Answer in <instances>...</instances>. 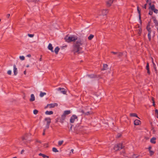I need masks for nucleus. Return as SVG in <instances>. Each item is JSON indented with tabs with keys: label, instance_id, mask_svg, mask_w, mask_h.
<instances>
[{
	"label": "nucleus",
	"instance_id": "1",
	"mask_svg": "<svg viewBox=\"0 0 158 158\" xmlns=\"http://www.w3.org/2000/svg\"><path fill=\"white\" fill-rule=\"evenodd\" d=\"M76 40L73 44L72 51L74 54L76 53H79L80 51L82 49V48L81 46L85 45L86 42V40L85 39H77Z\"/></svg>",
	"mask_w": 158,
	"mask_h": 158
},
{
	"label": "nucleus",
	"instance_id": "2",
	"mask_svg": "<svg viewBox=\"0 0 158 158\" xmlns=\"http://www.w3.org/2000/svg\"><path fill=\"white\" fill-rule=\"evenodd\" d=\"M64 39L66 42L70 43L72 42H75L77 40V37L74 35L70 36L67 35L65 36Z\"/></svg>",
	"mask_w": 158,
	"mask_h": 158
},
{
	"label": "nucleus",
	"instance_id": "3",
	"mask_svg": "<svg viewBox=\"0 0 158 158\" xmlns=\"http://www.w3.org/2000/svg\"><path fill=\"white\" fill-rule=\"evenodd\" d=\"M124 147V146H123L122 144L119 143L118 144L115 145L114 147V149L116 151H118L119 149H122Z\"/></svg>",
	"mask_w": 158,
	"mask_h": 158
},
{
	"label": "nucleus",
	"instance_id": "4",
	"mask_svg": "<svg viewBox=\"0 0 158 158\" xmlns=\"http://www.w3.org/2000/svg\"><path fill=\"white\" fill-rule=\"evenodd\" d=\"M44 120L47 122L46 125L45 127L46 128L48 129L49 127L50 123L51 122V119L49 118H45Z\"/></svg>",
	"mask_w": 158,
	"mask_h": 158
},
{
	"label": "nucleus",
	"instance_id": "5",
	"mask_svg": "<svg viewBox=\"0 0 158 158\" xmlns=\"http://www.w3.org/2000/svg\"><path fill=\"white\" fill-rule=\"evenodd\" d=\"M71 113L70 110H65L63 114L61 116V119L64 120L66 116L69 114Z\"/></svg>",
	"mask_w": 158,
	"mask_h": 158
},
{
	"label": "nucleus",
	"instance_id": "6",
	"mask_svg": "<svg viewBox=\"0 0 158 158\" xmlns=\"http://www.w3.org/2000/svg\"><path fill=\"white\" fill-rule=\"evenodd\" d=\"M108 12V10L107 9H103L102 11H99V13L100 15H106Z\"/></svg>",
	"mask_w": 158,
	"mask_h": 158
},
{
	"label": "nucleus",
	"instance_id": "7",
	"mask_svg": "<svg viewBox=\"0 0 158 158\" xmlns=\"http://www.w3.org/2000/svg\"><path fill=\"white\" fill-rule=\"evenodd\" d=\"M76 119L77 120V116L75 115H73L70 118V122L71 123H73Z\"/></svg>",
	"mask_w": 158,
	"mask_h": 158
},
{
	"label": "nucleus",
	"instance_id": "8",
	"mask_svg": "<svg viewBox=\"0 0 158 158\" xmlns=\"http://www.w3.org/2000/svg\"><path fill=\"white\" fill-rule=\"evenodd\" d=\"M58 104L56 103H51L48 104L47 106L45 107V108H47L49 107L50 108H53L56 106H57Z\"/></svg>",
	"mask_w": 158,
	"mask_h": 158
},
{
	"label": "nucleus",
	"instance_id": "9",
	"mask_svg": "<svg viewBox=\"0 0 158 158\" xmlns=\"http://www.w3.org/2000/svg\"><path fill=\"white\" fill-rule=\"evenodd\" d=\"M57 90L60 91L61 93L64 94H66V91H65V89L63 88H59L57 89Z\"/></svg>",
	"mask_w": 158,
	"mask_h": 158
},
{
	"label": "nucleus",
	"instance_id": "10",
	"mask_svg": "<svg viewBox=\"0 0 158 158\" xmlns=\"http://www.w3.org/2000/svg\"><path fill=\"white\" fill-rule=\"evenodd\" d=\"M114 0H108L106 2V6L108 7H110L113 2Z\"/></svg>",
	"mask_w": 158,
	"mask_h": 158
},
{
	"label": "nucleus",
	"instance_id": "11",
	"mask_svg": "<svg viewBox=\"0 0 158 158\" xmlns=\"http://www.w3.org/2000/svg\"><path fill=\"white\" fill-rule=\"evenodd\" d=\"M13 71L15 75H16L18 73L16 65L14 64L13 66Z\"/></svg>",
	"mask_w": 158,
	"mask_h": 158
},
{
	"label": "nucleus",
	"instance_id": "12",
	"mask_svg": "<svg viewBox=\"0 0 158 158\" xmlns=\"http://www.w3.org/2000/svg\"><path fill=\"white\" fill-rule=\"evenodd\" d=\"M141 124V121L138 119H136L134 121V124L135 125H138Z\"/></svg>",
	"mask_w": 158,
	"mask_h": 158
},
{
	"label": "nucleus",
	"instance_id": "13",
	"mask_svg": "<svg viewBox=\"0 0 158 158\" xmlns=\"http://www.w3.org/2000/svg\"><path fill=\"white\" fill-rule=\"evenodd\" d=\"M48 48L49 50H51L52 52H53V47L52 44H49L48 46Z\"/></svg>",
	"mask_w": 158,
	"mask_h": 158
},
{
	"label": "nucleus",
	"instance_id": "14",
	"mask_svg": "<svg viewBox=\"0 0 158 158\" xmlns=\"http://www.w3.org/2000/svg\"><path fill=\"white\" fill-rule=\"evenodd\" d=\"M151 2H150L149 3V5H150V7H149V9H151L152 10H154L155 9V7L154 5H151Z\"/></svg>",
	"mask_w": 158,
	"mask_h": 158
},
{
	"label": "nucleus",
	"instance_id": "15",
	"mask_svg": "<svg viewBox=\"0 0 158 158\" xmlns=\"http://www.w3.org/2000/svg\"><path fill=\"white\" fill-rule=\"evenodd\" d=\"M35 100V97L33 94H32L31 95V98L30 99V101L31 102H33Z\"/></svg>",
	"mask_w": 158,
	"mask_h": 158
},
{
	"label": "nucleus",
	"instance_id": "16",
	"mask_svg": "<svg viewBox=\"0 0 158 158\" xmlns=\"http://www.w3.org/2000/svg\"><path fill=\"white\" fill-rule=\"evenodd\" d=\"M156 139L155 137H153L151 139L150 142L151 143L155 144L156 143Z\"/></svg>",
	"mask_w": 158,
	"mask_h": 158
},
{
	"label": "nucleus",
	"instance_id": "17",
	"mask_svg": "<svg viewBox=\"0 0 158 158\" xmlns=\"http://www.w3.org/2000/svg\"><path fill=\"white\" fill-rule=\"evenodd\" d=\"M137 32L138 36H139L142 32V29L141 28H139L137 30Z\"/></svg>",
	"mask_w": 158,
	"mask_h": 158
},
{
	"label": "nucleus",
	"instance_id": "18",
	"mask_svg": "<svg viewBox=\"0 0 158 158\" xmlns=\"http://www.w3.org/2000/svg\"><path fill=\"white\" fill-rule=\"evenodd\" d=\"M45 113L47 115H51L53 114V112L52 111H47L45 112Z\"/></svg>",
	"mask_w": 158,
	"mask_h": 158
},
{
	"label": "nucleus",
	"instance_id": "19",
	"mask_svg": "<svg viewBox=\"0 0 158 158\" xmlns=\"http://www.w3.org/2000/svg\"><path fill=\"white\" fill-rule=\"evenodd\" d=\"M130 115L131 117H137L138 118H139V117H138L137 114L135 113H130Z\"/></svg>",
	"mask_w": 158,
	"mask_h": 158
},
{
	"label": "nucleus",
	"instance_id": "20",
	"mask_svg": "<svg viewBox=\"0 0 158 158\" xmlns=\"http://www.w3.org/2000/svg\"><path fill=\"white\" fill-rule=\"evenodd\" d=\"M108 65L107 64H104L103 65V68L102 70H106L107 69Z\"/></svg>",
	"mask_w": 158,
	"mask_h": 158
},
{
	"label": "nucleus",
	"instance_id": "21",
	"mask_svg": "<svg viewBox=\"0 0 158 158\" xmlns=\"http://www.w3.org/2000/svg\"><path fill=\"white\" fill-rule=\"evenodd\" d=\"M39 155L40 156H42L43 158H46V157H47V158H49V156H47L45 155L42 154L41 153H40V154H39Z\"/></svg>",
	"mask_w": 158,
	"mask_h": 158
},
{
	"label": "nucleus",
	"instance_id": "22",
	"mask_svg": "<svg viewBox=\"0 0 158 158\" xmlns=\"http://www.w3.org/2000/svg\"><path fill=\"white\" fill-rule=\"evenodd\" d=\"M60 49V48H59L58 47H56L54 50L56 54H57L58 53V52Z\"/></svg>",
	"mask_w": 158,
	"mask_h": 158
},
{
	"label": "nucleus",
	"instance_id": "23",
	"mask_svg": "<svg viewBox=\"0 0 158 158\" xmlns=\"http://www.w3.org/2000/svg\"><path fill=\"white\" fill-rule=\"evenodd\" d=\"M146 29H147V31H148V32H151V28L149 25H147V26L146 27Z\"/></svg>",
	"mask_w": 158,
	"mask_h": 158
},
{
	"label": "nucleus",
	"instance_id": "24",
	"mask_svg": "<svg viewBox=\"0 0 158 158\" xmlns=\"http://www.w3.org/2000/svg\"><path fill=\"white\" fill-rule=\"evenodd\" d=\"M46 93L40 92V96L41 97H43L44 95H46Z\"/></svg>",
	"mask_w": 158,
	"mask_h": 158
},
{
	"label": "nucleus",
	"instance_id": "25",
	"mask_svg": "<svg viewBox=\"0 0 158 158\" xmlns=\"http://www.w3.org/2000/svg\"><path fill=\"white\" fill-rule=\"evenodd\" d=\"M94 35L90 34V35L88 37V39L89 40H91L94 37Z\"/></svg>",
	"mask_w": 158,
	"mask_h": 158
},
{
	"label": "nucleus",
	"instance_id": "26",
	"mask_svg": "<svg viewBox=\"0 0 158 158\" xmlns=\"http://www.w3.org/2000/svg\"><path fill=\"white\" fill-rule=\"evenodd\" d=\"M88 76L90 78L96 77V76L94 74L89 75Z\"/></svg>",
	"mask_w": 158,
	"mask_h": 158
},
{
	"label": "nucleus",
	"instance_id": "27",
	"mask_svg": "<svg viewBox=\"0 0 158 158\" xmlns=\"http://www.w3.org/2000/svg\"><path fill=\"white\" fill-rule=\"evenodd\" d=\"M137 11H138V12L139 14V19H140V18H141V13H140L141 11H140V10H139V6H137Z\"/></svg>",
	"mask_w": 158,
	"mask_h": 158
},
{
	"label": "nucleus",
	"instance_id": "28",
	"mask_svg": "<svg viewBox=\"0 0 158 158\" xmlns=\"http://www.w3.org/2000/svg\"><path fill=\"white\" fill-rule=\"evenodd\" d=\"M151 32H148V40H149V41H150L151 40Z\"/></svg>",
	"mask_w": 158,
	"mask_h": 158
},
{
	"label": "nucleus",
	"instance_id": "29",
	"mask_svg": "<svg viewBox=\"0 0 158 158\" xmlns=\"http://www.w3.org/2000/svg\"><path fill=\"white\" fill-rule=\"evenodd\" d=\"M139 156L136 155L134 154L133 155L131 158H139Z\"/></svg>",
	"mask_w": 158,
	"mask_h": 158
},
{
	"label": "nucleus",
	"instance_id": "30",
	"mask_svg": "<svg viewBox=\"0 0 158 158\" xmlns=\"http://www.w3.org/2000/svg\"><path fill=\"white\" fill-rule=\"evenodd\" d=\"M52 151L55 152H59L58 150L55 148H52Z\"/></svg>",
	"mask_w": 158,
	"mask_h": 158
},
{
	"label": "nucleus",
	"instance_id": "31",
	"mask_svg": "<svg viewBox=\"0 0 158 158\" xmlns=\"http://www.w3.org/2000/svg\"><path fill=\"white\" fill-rule=\"evenodd\" d=\"M63 141H60L58 142V144L59 146H60L63 143Z\"/></svg>",
	"mask_w": 158,
	"mask_h": 158
},
{
	"label": "nucleus",
	"instance_id": "32",
	"mask_svg": "<svg viewBox=\"0 0 158 158\" xmlns=\"http://www.w3.org/2000/svg\"><path fill=\"white\" fill-rule=\"evenodd\" d=\"M117 54L118 55V57H119L122 56L123 53L122 52H117Z\"/></svg>",
	"mask_w": 158,
	"mask_h": 158
},
{
	"label": "nucleus",
	"instance_id": "33",
	"mask_svg": "<svg viewBox=\"0 0 158 158\" xmlns=\"http://www.w3.org/2000/svg\"><path fill=\"white\" fill-rule=\"evenodd\" d=\"M38 111L36 110H33V113L35 114H36L38 113Z\"/></svg>",
	"mask_w": 158,
	"mask_h": 158
},
{
	"label": "nucleus",
	"instance_id": "34",
	"mask_svg": "<svg viewBox=\"0 0 158 158\" xmlns=\"http://www.w3.org/2000/svg\"><path fill=\"white\" fill-rule=\"evenodd\" d=\"M29 2H36L38 1V0H27Z\"/></svg>",
	"mask_w": 158,
	"mask_h": 158
},
{
	"label": "nucleus",
	"instance_id": "35",
	"mask_svg": "<svg viewBox=\"0 0 158 158\" xmlns=\"http://www.w3.org/2000/svg\"><path fill=\"white\" fill-rule=\"evenodd\" d=\"M19 58L21 60H24L25 59V57L23 56H19Z\"/></svg>",
	"mask_w": 158,
	"mask_h": 158
},
{
	"label": "nucleus",
	"instance_id": "36",
	"mask_svg": "<svg viewBox=\"0 0 158 158\" xmlns=\"http://www.w3.org/2000/svg\"><path fill=\"white\" fill-rule=\"evenodd\" d=\"M28 35L29 37H34V34H28Z\"/></svg>",
	"mask_w": 158,
	"mask_h": 158
},
{
	"label": "nucleus",
	"instance_id": "37",
	"mask_svg": "<svg viewBox=\"0 0 158 158\" xmlns=\"http://www.w3.org/2000/svg\"><path fill=\"white\" fill-rule=\"evenodd\" d=\"M149 153H150V155L151 156L152 155L154 154V152L153 151H151V150L150 151H149Z\"/></svg>",
	"mask_w": 158,
	"mask_h": 158
},
{
	"label": "nucleus",
	"instance_id": "38",
	"mask_svg": "<svg viewBox=\"0 0 158 158\" xmlns=\"http://www.w3.org/2000/svg\"><path fill=\"white\" fill-rule=\"evenodd\" d=\"M153 11L156 14H157L158 13V10L156 9H155Z\"/></svg>",
	"mask_w": 158,
	"mask_h": 158
},
{
	"label": "nucleus",
	"instance_id": "39",
	"mask_svg": "<svg viewBox=\"0 0 158 158\" xmlns=\"http://www.w3.org/2000/svg\"><path fill=\"white\" fill-rule=\"evenodd\" d=\"M146 69H149V64H148V63H147V65H146Z\"/></svg>",
	"mask_w": 158,
	"mask_h": 158
},
{
	"label": "nucleus",
	"instance_id": "40",
	"mask_svg": "<svg viewBox=\"0 0 158 158\" xmlns=\"http://www.w3.org/2000/svg\"><path fill=\"white\" fill-rule=\"evenodd\" d=\"M122 135L121 134L118 133L117 134V137L118 138H120L121 137Z\"/></svg>",
	"mask_w": 158,
	"mask_h": 158
},
{
	"label": "nucleus",
	"instance_id": "41",
	"mask_svg": "<svg viewBox=\"0 0 158 158\" xmlns=\"http://www.w3.org/2000/svg\"><path fill=\"white\" fill-rule=\"evenodd\" d=\"M46 129H46V127H45V128L43 130V135H45V131Z\"/></svg>",
	"mask_w": 158,
	"mask_h": 158
},
{
	"label": "nucleus",
	"instance_id": "42",
	"mask_svg": "<svg viewBox=\"0 0 158 158\" xmlns=\"http://www.w3.org/2000/svg\"><path fill=\"white\" fill-rule=\"evenodd\" d=\"M7 73L9 75H11V71L10 70H9L7 71Z\"/></svg>",
	"mask_w": 158,
	"mask_h": 158
},
{
	"label": "nucleus",
	"instance_id": "43",
	"mask_svg": "<svg viewBox=\"0 0 158 158\" xmlns=\"http://www.w3.org/2000/svg\"><path fill=\"white\" fill-rule=\"evenodd\" d=\"M152 100L153 101V105L154 106H155V102H154V98H152Z\"/></svg>",
	"mask_w": 158,
	"mask_h": 158
},
{
	"label": "nucleus",
	"instance_id": "44",
	"mask_svg": "<svg viewBox=\"0 0 158 158\" xmlns=\"http://www.w3.org/2000/svg\"><path fill=\"white\" fill-rule=\"evenodd\" d=\"M10 14H7V15H6V17L7 18H9V17H10Z\"/></svg>",
	"mask_w": 158,
	"mask_h": 158
},
{
	"label": "nucleus",
	"instance_id": "45",
	"mask_svg": "<svg viewBox=\"0 0 158 158\" xmlns=\"http://www.w3.org/2000/svg\"><path fill=\"white\" fill-rule=\"evenodd\" d=\"M111 53H113L114 55L115 54H117V52H111Z\"/></svg>",
	"mask_w": 158,
	"mask_h": 158
},
{
	"label": "nucleus",
	"instance_id": "46",
	"mask_svg": "<svg viewBox=\"0 0 158 158\" xmlns=\"http://www.w3.org/2000/svg\"><path fill=\"white\" fill-rule=\"evenodd\" d=\"M155 112L156 114H158V110L157 109L155 110Z\"/></svg>",
	"mask_w": 158,
	"mask_h": 158
},
{
	"label": "nucleus",
	"instance_id": "47",
	"mask_svg": "<svg viewBox=\"0 0 158 158\" xmlns=\"http://www.w3.org/2000/svg\"><path fill=\"white\" fill-rule=\"evenodd\" d=\"M153 12L152 11H150L149 13V14L152 15V14Z\"/></svg>",
	"mask_w": 158,
	"mask_h": 158
},
{
	"label": "nucleus",
	"instance_id": "48",
	"mask_svg": "<svg viewBox=\"0 0 158 158\" xmlns=\"http://www.w3.org/2000/svg\"><path fill=\"white\" fill-rule=\"evenodd\" d=\"M90 114V112H87L86 113H85V114L86 115H88Z\"/></svg>",
	"mask_w": 158,
	"mask_h": 158
},
{
	"label": "nucleus",
	"instance_id": "49",
	"mask_svg": "<svg viewBox=\"0 0 158 158\" xmlns=\"http://www.w3.org/2000/svg\"><path fill=\"white\" fill-rule=\"evenodd\" d=\"M147 4H145L144 6H143V8L145 9H146V6H147Z\"/></svg>",
	"mask_w": 158,
	"mask_h": 158
},
{
	"label": "nucleus",
	"instance_id": "50",
	"mask_svg": "<svg viewBox=\"0 0 158 158\" xmlns=\"http://www.w3.org/2000/svg\"><path fill=\"white\" fill-rule=\"evenodd\" d=\"M24 152V150L23 149L21 152V154H23V153Z\"/></svg>",
	"mask_w": 158,
	"mask_h": 158
},
{
	"label": "nucleus",
	"instance_id": "51",
	"mask_svg": "<svg viewBox=\"0 0 158 158\" xmlns=\"http://www.w3.org/2000/svg\"><path fill=\"white\" fill-rule=\"evenodd\" d=\"M147 73L148 74H150V71H149V69H147Z\"/></svg>",
	"mask_w": 158,
	"mask_h": 158
},
{
	"label": "nucleus",
	"instance_id": "52",
	"mask_svg": "<svg viewBox=\"0 0 158 158\" xmlns=\"http://www.w3.org/2000/svg\"><path fill=\"white\" fill-rule=\"evenodd\" d=\"M27 56L29 57H30L31 56V54H29Z\"/></svg>",
	"mask_w": 158,
	"mask_h": 158
},
{
	"label": "nucleus",
	"instance_id": "53",
	"mask_svg": "<svg viewBox=\"0 0 158 158\" xmlns=\"http://www.w3.org/2000/svg\"><path fill=\"white\" fill-rule=\"evenodd\" d=\"M152 63L153 64V65L154 66H155V64H154V62H153V59L152 58Z\"/></svg>",
	"mask_w": 158,
	"mask_h": 158
},
{
	"label": "nucleus",
	"instance_id": "54",
	"mask_svg": "<svg viewBox=\"0 0 158 158\" xmlns=\"http://www.w3.org/2000/svg\"><path fill=\"white\" fill-rule=\"evenodd\" d=\"M25 139V137H22V140L23 141Z\"/></svg>",
	"mask_w": 158,
	"mask_h": 158
},
{
	"label": "nucleus",
	"instance_id": "55",
	"mask_svg": "<svg viewBox=\"0 0 158 158\" xmlns=\"http://www.w3.org/2000/svg\"><path fill=\"white\" fill-rule=\"evenodd\" d=\"M151 147H149L148 149H149V151H151Z\"/></svg>",
	"mask_w": 158,
	"mask_h": 158
},
{
	"label": "nucleus",
	"instance_id": "56",
	"mask_svg": "<svg viewBox=\"0 0 158 158\" xmlns=\"http://www.w3.org/2000/svg\"><path fill=\"white\" fill-rule=\"evenodd\" d=\"M24 74H25V75H26V70H25V71H24Z\"/></svg>",
	"mask_w": 158,
	"mask_h": 158
},
{
	"label": "nucleus",
	"instance_id": "57",
	"mask_svg": "<svg viewBox=\"0 0 158 158\" xmlns=\"http://www.w3.org/2000/svg\"><path fill=\"white\" fill-rule=\"evenodd\" d=\"M73 151H74V150H73V149H72L71 150V152H73Z\"/></svg>",
	"mask_w": 158,
	"mask_h": 158
},
{
	"label": "nucleus",
	"instance_id": "58",
	"mask_svg": "<svg viewBox=\"0 0 158 158\" xmlns=\"http://www.w3.org/2000/svg\"><path fill=\"white\" fill-rule=\"evenodd\" d=\"M39 60H40V61H42V58H41H41Z\"/></svg>",
	"mask_w": 158,
	"mask_h": 158
},
{
	"label": "nucleus",
	"instance_id": "59",
	"mask_svg": "<svg viewBox=\"0 0 158 158\" xmlns=\"http://www.w3.org/2000/svg\"><path fill=\"white\" fill-rule=\"evenodd\" d=\"M36 142H39V143H41V142L40 141H39L37 140V141H36Z\"/></svg>",
	"mask_w": 158,
	"mask_h": 158
},
{
	"label": "nucleus",
	"instance_id": "60",
	"mask_svg": "<svg viewBox=\"0 0 158 158\" xmlns=\"http://www.w3.org/2000/svg\"><path fill=\"white\" fill-rule=\"evenodd\" d=\"M26 67H29V65H27L26 66Z\"/></svg>",
	"mask_w": 158,
	"mask_h": 158
},
{
	"label": "nucleus",
	"instance_id": "61",
	"mask_svg": "<svg viewBox=\"0 0 158 158\" xmlns=\"http://www.w3.org/2000/svg\"><path fill=\"white\" fill-rule=\"evenodd\" d=\"M146 2H148V0H147V1Z\"/></svg>",
	"mask_w": 158,
	"mask_h": 158
},
{
	"label": "nucleus",
	"instance_id": "62",
	"mask_svg": "<svg viewBox=\"0 0 158 158\" xmlns=\"http://www.w3.org/2000/svg\"><path fill=\"white\" fill-rule=\"evenodd\" d=\"M157 118H158V114H157Z\"/></svg>",
	"mask_w": 158,
	"mask_h": 158
},
{
	"label": "nucleus",
	"instance_id": "63",
	"mask_svg": "<svg viewBox=\"0 0 158 158\" xmlns=\"http://www.w3.org/2000/svg\"><path fill=\"white\" fill-rule=\"evenodd\" d=\"M1 21V19H0V22Z\"/></svg>",
	"mask_w": 158,
	"mask_h": 158
}]
</instances>
